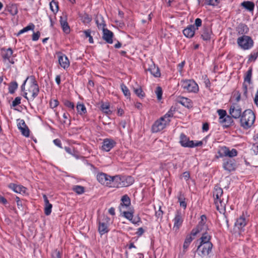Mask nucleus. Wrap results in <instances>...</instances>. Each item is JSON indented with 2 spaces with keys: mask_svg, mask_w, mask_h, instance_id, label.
<instances>
[{
  "mask_svg": "<svg viewBox=\"0 0 258 258\" xmlns=\"http://www.w3.org/2000/svg\"><path fill=\"white\" fill-rule=\"evenodd\" d=\"M26 83H28V89L26 90L27 92L25 93V98L28 100H33L39 93V89L38 85L35 78L31 76L26 79L22 85L21 88L22 90L24 89V86Z\"/></svg>",
  "mask_w": 258,
  "mask_h": 258,
  "instance_id": "obj_1",
  "label": "nucleus"
},
{
  "mask_svg": "<svg viewBox=\"0 0 258 258\" xmlns=\"http://www.w3.org/2000/svg\"><path fill=\"white\" fill-rule=\"evenodd\" d=\"M213 198L217 210L220 213L224 212L228 202V197L224 195L222 188L215 186L213 191Z\"/></svg>",
  "mask_w": 258,
  "mask_h": 258,
  "instance_id": "obj_2",
  "label": "nucleus"
},
{
  "mask_svg": "<svg viewBox=\"0 0 258 258\" xmlns=\"http://www.w3.org/2000/svg\"><path fill=\"white\" fill-rule=\"evenodd\" d=\"M255 119L254 113L250 109L244 110L240 118V126L245 130L250 128Z\"/></svg>",
  "mask_w": 258,
  "mask_h": 258,
  "instance_id": "obj_3",
  "label": "nucleus"
},
{
  "mask_svg": "<svg viewBox=\"0 0 258 258\" xmlns=\"http://www.w3.org/2000/svg\"><path fill=\"white\" fill-rule=\"evenodd\" d=\"M238 46L242 50H246L252 48L254 45V41L252 38L248 35H242L237 39Z\"/></svg>",
  "mask_w": 258,
  "mask_h": 258,
  "instance_id": "obj_4",
  "label": "nucleus"
},
{
  "mask_svg": "<svg viewBox=\"0 0 258 258\" xmlns=\"http://www.w3.org/2000/svg\"><path fill=\"white\" fill-rule=\"evenodd\" d=\"M109 221L110 218L106 216H104L102 219H98V230L101 235L105 234L109 231Z\"/></svg>",
  "mask_w": 258,
  "mask_h": 258,
  "instance_id": "obj_5",
  "label": "nucleus"
},
{
  "mask_svg": "<svg viewBox=\"0 0 258 258\" xmlns=\"http://www.w3.org/2000/svg\"><path fill=\"white\" fill-rule=\"evenodd\" d=\"M179 143L182 147L188 148L201 146L203 145L202 141H190L189 138L182 133L180 135Z\"/></svg>",
  "mask_w": 258,
  "mask_h": 258,
  "instance_id": "obj_6",
  "label": "nucleus"
},
{
  "mask_svg": "<svg viewBox=\"0 0 258 258\" xmlns=\"http://www.w3.org/2000/svg\"><path fill=\"white\" fill-rule=\"evenodd\" d=\"M181 87L184 91L189 92H197L199 90L198 84L192 80H186L181 82Z\"/></svg>",
  "mask_w": 258,
  "mask_h": 258,
  "instance_id": "obj_7",
  "label": "nucleus"
},
{
  "mask_svg": "<svg viewBox=\"0 0 258 258\" xmlns=\"http://www.w3.org/2000/svg\"><path fill=\"white\" fill-rule=\"evenodd\" d=\"M206 220L207 218L206 216L202 215L201 216V221L199 222L197 227L191 231V234L192 236H196L201 232L207 231L208 230V226L205 224Z\"/></svg>",
  "mask_w": 258,
  "mask_h": 258,
  "instance_id": "obj_8",
  "label": "nucleus"
},
{
  "mask_svg": "<svg viewBox=\"0 0 258 258\" xmlns=\"http://www.w3.org/2000/svg\"><path fill=\"white\" fill-rule=\"evenodd\" d=\"M169 123V120L168 119H164L163 117H161L159 119L156 120L152 125V132L154 133L160 132L163 130Z\"/></svg>",
  "mask_w": 258,
  "mask_h": 258,
  "instance_id": "obj_9",
  "label": "nucleus"
},
{
  "mask_svg": "<svg viewBox=\"0 0 258 258\" xmlns=\"http://www.w3.org/2000/svg\"><path fill=\"white\" fill-rule=\"evenodd\" d=\"M212 247V243L200 244L198 246L197 253L201 257H205L210 253Z\"/></svg>",
  "mask_w": 258,
  "mask_h": 258,
  "instance_id": "obj_10",
  "label": "nucleus"
},
{
  "mask_svg": "<svg viewBox=\"0 0 258 258\" xmlns=\"http://www.w3.org/2000/svg\"><path fill=\"white\" fill-rule=\"evenodd\" d=\"M97 179L101 184L111 187L112 176L104 173H99L97 175Z\"/></svg>",
  "mask_w": 258,
  "mask_h": 258,
  "instance_id": "obj_11",
  "label": "nucleus"
},
{
  "mask_svg": "<svg viewBox=\"0 0 258 258\" xmlns=\"http://www.w3.org/2000/svg\"><path fill=\"white\" fill-rule=\"evenodd\" d=\"M229 113L230 115L235 119L240 118L242 113L240 106L237 104H232L230 106L229 109Z\"/></svg>",
  "mask_w": 258,
  "mask_h": 258,
  "instance_id": "obj_12",
  "label": "nucleus"
},
{
  "mask_svg": "<svg viewBox=\"0 0 258 258\" xmlns=\"http://www.w3.org/2000/svg\"><path fill=\"white\" fill-rule=\"evenodd\" d=\"M2 55L4 61L5 62H9L12 64L14 63L13 58V50L11 48L3 49L2 51Z\"/></svg>",
  "mask_w": 258,
  "mask_h": 258,
  "instance_id": "obj_13",
  "label": "nucleus"
},
{
  "mask_svg": "<svg viewBox=\"0 0 258 258\" xmlns=\"http://www.w3.org/2000/svg\"><path fill=\"white\" fill-rule=\"evenodd\" d=\"M173 221L174 222L173 229L177 230L182 225L183 221V216L180 211L176 212Z\"/></svg>",
  "mask_w": 258,
  "mask_h": 258,
  "instance_id": "obj_14",
  "label": "nucleus"
},
{
  "mask_svg": "<svg viewBox=\"0 0 258 258\" xmlns=\"http://www.w3.org/2000/svg\"><path fill=\"white\" fill-rule=\"evenodd\" d=\"M57 54L59 65L64 69H68L70 64V62L68 57L65 54L61 52H58Z\"/></svg>",
  "mask_w": 258,
  "mask_h": 258,
  "instance_id": "obj_15",
  "label": "nucleus"
},
{
  "mask_svg": "<svg viewBox=\"0 0 258 258\" xmlns=\"http://www.w3.org/2000/svg\"><path fill=\"white\" fill-rule=\"evenodd\" d=\"M115 145L116 142L114 140L108 138L105 139L102 143V150L106 152H109Z\"/></svg>",
  "mask_w": 258,
  "mask_h": 258,
  "instance_id": "obj_16",
  "label": "nucleus"
},
{
  "mask_svg": "<svg viewBox=\"0 0 258 258\" xmlns=\"http://www.w3.org/2000/svg\"><path fill=\"white\" fill-rule=\"evenodd\" d=\"M236 165L235 161L232 159H224L223 163V167L225 170L229 172L235 170Z\"/></svg>",
  "mask_w": 258,
  "mask_h": 258,
  "instance_id": "obj_17",
  "label": "nucleus"
},
{
  "mask_svg": "<svg viewBox=\"0 0 258 258\" xmlns=\"http://www.w3.org/2000/svg\"><path fill=\"white\" fill-rule=\"evenodd\" d=\"M8 187L15 192L20 194H25L26 191V188L25 187L19 184L10 183L9 184Z\"/></svg>",
  "mask_w": 258,
  "mask_h": 258,
  "instance_id": "obj_18",
  "label": "nucleus"
},
{
  "mask_svg": "<svg viewBox=\"0 0 258 258\" xmlns=\"http://www.w3.org/2000/svg\"><path fill=\"white\" fill-rule=\"evenodd\" d=\"M60 23L64 32L68 34L70 31V28L67 22V15L63 14L60 17Z\"/></svg>",
  "mask_w": 258,
  "mask_h": 258,
  "instance_id": "obj_19",
  "label": "nucleus"
},
{
  "mask_svg": "<svg viewBox=\"0 0 258 258\" xmlns=\"http://www.w3.org/2000/svg\"><path fill=\"white\" fill-rule=\"evenodd\" d=\"M150 63L151 64H149V68L146 69V70L149 71L155 77H160V73L159 68L155 66V64L152 61H151Z\"/></svg>",
  "mask_w": 258,
  "mask_h": 258,
  "instance_id": "obj_20",
  "label": "nucleus"
},
{
  "mask_svg": "<svg viewBox=\"0 0 258 258\" xmlns=\"http://www.w3.org/2000/svg\"><path fill=\"white\" fill-rule=\"evenodd\" d=\"M113 36V33L107 29H103V38L108 43L112 44L113 43L112 38Z\"/></svg>",
  "mask_w": 258,
  "mask_h": 258,
  "instance_id": "obj_21",
  "label": "nucleus"
},
{
  "mask_svg": "<svg viewBox=\"0 0 258 258\" xmlns=\"http://www.w3.org/2000/svg\"><path fill=\"white\" fill-rule=\"evenodd\" d=\"M131 205V200L127 195H123L121 199L120 210L122 211L124 208H127Z\"/></svg>",
  "mask_w": 258,
  "mask_h": 258,
  "instance_id": "obj_22",
  "label": "nucleus"
},
{
  "mask_svg": "<svg viewBox=\"0 0 258 258\" xmlns=\"http://www.w3.org/2000/svg\"><path fill=\"white\" fill-rule=\"evenodd\" d=\"M196 30L195 25H190L183 30V33L185 37L192 38L195 35Z\"/></svg>",
  "mask_w": 258,
  "mask_h": 258,
  "instance_id": "obj_23",
  "label": "nucleus"
},
{
  "mask_svg": "<svg viewBox=\"0 0 258 258\" xmlns=\"http://www.w3.org/2000/svg\"><path fill=\"white\" fill-rule=\"evenodd\" d=\"M122 177L116 175L112 176V179L111 180V187L119 188L122 187Z\"/></svg>",
  "mask_w": 258,
  "mask_h": 258,
  "instance_id": "obj_24",
  "label": "nucleus"
},
{
  "mask_svg": "<svg viewBox=\"0 0 258 258\" xmlns=\"http://www.w3.org/2000/svg\"><path fill=\"white\" fill-rule=\"evenodd\" d=\"M199 233L202 234V236L199 239L200 244L212 243L210 241L211 236L208 234L207 231L201 232Z\"/></svg>",
  "mask_w": 258,
  "mask_h": 258,
  "instance_id": "obj_25",
  "label": "nucleus"
},
{
  "mask_svg": "<svg viewBox=\"0 0 258 258\" xmlns=\"http://www.w3.org/2000/svg\"><path fill=\"white\" fill-rule=\"evenodd\" d=\"M236 31L239 35H246L249 31V28L245 24H240L236 28Z\"/></svg>",
  "mask_w": 258,
  "mask_h": 258,
  "instance_id": "obj_26",
  "label": "nucleus"
},
{
  "mask_svg": "<svg viewBox=\"0 0 258 258\" xmlns=\"http://www.w3.org/2000/svg\"><path fill=\"white\" fill-rule=\"evenodd\" d=\"M43 198L45 203L44 213L46 215L48 216L51 213L52 206L49 203V201L45 195H43Z\"/></svg>",
  "mask_w": 258,
  "mask_h": 258,
  "instance_id": "obj_27",
  "label": "nucleus"
},
{
  "mask_svg": "<svg viewBox=\"0 0 258 258\" xmlns=\"http://www.w3.org/2000/svg\"><path fill=\"white\" fill-rule=\"evenodd\" d=\"M247 221L243 216H240L235 222V226L239 230H241L246 225Z\"/></svg>",
  "mask_w": 258,
  "mask_h": 258,
  "instance_id": "obj_28",
  "label": "nucleus"
},
{
  "mask_svg": "<svg viewBox=\"0 0 258 258\" xmlns=\"http://www.w3.org/2000/svg\"><path fill=\"white\" fill-rule=\"evenodd\" d=\"M224 155H225V156H228L229 157L232 158L235 157L237 155V151L235 149H232L231 150H230L229 149L226 147L224 146Z\"/></svg>",
  "mask_w": 258,
  "mask_h": 258,
  "instance_id": "obj_29",
  "label": "nucleus"
},
{
  "mask_svg": "<svg viewBox=\"0 0 258 258\" xmlns=\"http://www.w3.org/2000/svg\"><path fill=\"white\" fill-rule=\"evenodd\" d=\"M241 6L250 12H253L254 9V4L250 1H244L241 4Z\"/></svg>",
  "mask_w": 258,
  "mask_h": 258,
  "instance_id": "obj_30",
  "label": "nucleus"
},
{
  "mask_svg": "<svg viewBox=\"0 0 258 258\" xmlns=\"http://www.w3.org/2000/svg\"><path fill=\"white\" fill-rule=\"evenodd\" d=\"M232 117L230 115H226L222 120H220V123L222 124L224 126L228 127L232 125L233 121Z\"/></svg>",
  "mask_w": 258,
  "mask_h": 258,
  "instance_id": "obj_31",
  "label": "nucleus"
},
{
  "mask_svg": "<svg viewBox=\"0 0 258 258\" xmlns=\"http://www.w3.org/2000/svg\"><path fill=\"white\" fill-rule=\"evenodd\" d=\"M122 187L128 186L132 184L134 182V179L132 176H122Z\"/></svg>",
  "mask_w": 258,
  "mask_h": 258,
  "instance_id": "obj_32",
  "label": "nucleus"
},
{
  "mask_svg": "<svg viewBox=\"0 0 258 258\" xmlns=\"http://www.w3.org/2000/svg\"><path fill=\"white\" fill-rule=\"evenodd\" d=\"M178 102L183 106L187 108H190L192 105L191 100L187 98L180 97L178 100Z\"/></svg>",
  "mask_w": 258,
  "mask_h": 258,
  "instance_id": "obj_33",
  "label": "nucleus"
},
{
  "mask_svg": "<svg viewBox=\"0 0 258 258\" xmlns=\"http://www.w3.org/2000/svg\"><path fill=\"white\" fill-rule=\"evenodd\" d=\"M212 31L208 28H205L202 33L201 37L204 40H209L211 38Z\"/></svg>",
  "mask_w": 258,
  "mask_h": 258,
  "instance_id": "obj_34",
  "label": "nucleus"
},
{
  "mask_svg": "<svg viewBox=\"0 0 258 258\" xmlns=\"http://www.w3.org/2000/svg\"><path fill=\"white\" fill-rule=\"evenodd\" d=\"M177 199L180 207L183 208L185 209L186 207V203L185 201V197L181 192H179L177 196Z\"/></svg>",
  "mask_w": 258,
  "mask_h": 258,
  "instance_id": "obj_35",
  "label": "nucleus"
},
{
  "mask_svg": "<svg viewBox=\"0 0 258 258\" xmlns=\"http://www.w3.org/2000/svg\"><path fill=\"white\" fill-rule=\"evenodd\" d=\"M8 10L12 15H16L18 12L17 5L10 4L8 6Z\"/></svg>",
  "mask_w": 258,
  "mask_h": 258,
  "instance_id": "obj_36",
  "label": "nucleus"
},
{
  "mask_svg": "<svg viewBox=\"0 0 258 258\" xmlns=\"http://www.w3.org/2000/svg\"><path fill=\"white\" fill-rule=\"evenodd\" d=\"M175 111V108L174 107H171L169 110L162 117L164 118V119H168L170 122L171 121V118L173 116Z\"/></svg>",
  "mask_w": 258,
  "mask_h": 258,
  "instance_id": "obj_37",
  "label": "nucleus"
},
{
  "mask_svg": "<svg viewBox=\"0 0 258 258\" xmlns=\"http://www.w3.org/2000/svg\"><path fill=\"white\" fill-rule=\"evenodd\" d=\"M252 77V68H250L246 72L244 76V82L247 83L248 85L251 83V79Z\"/></svg>",
  "mask_w": 258,
  "mask_h": 258,
  "instance_id": "obj_38",
  "label": "nucleus"
},
{
  "mask_svg": "<svg viewBox=\"0 0 258 258\" xmlns=\"http://www.w3.org/2000/svg\"><path fill=\"white\" fill-rule=\"evenodd\" d=\"M76 107L78 113L81 115H83L87 112L86 107L83 104H78Z\"/></svg>",
  "mask_w": 258,
  "mask_h": 258,
  "instance_id": "obj_39",
  "label": "nucleus"
},
{
  "mask_svg": "<svg viewBox=\"0 0 258 258\" xmlns=\"http://www.w3.org/2000/svg\"><path fill=\"white\" fill-rule=\"evenodd\" d=\"M192 235L191 234L190 235H188L187 236H186L183 245L184 249H187L191 241H192L194 238L192 237Z\"/></svg>",
  "mask_w": 258,
  "mask_h": 258,
  "instance_id": "obj_40",
  "label": "nucleus"
},
{
  "mask_svg": "<svg viewBox=\"0 0 258 258\" xmlns=\"http://www.w3.org/2000/svg\"><path fill=\"white\" fill-rule=\"evenodd\" d=\"M34 27H35V26L34 24H30L29 25H28L27 26H26V27L24 28L23 29H22V30L19 31V32L18 33V35H19L24 33H25L29 30H33L34 29Z\"/></svg>",
  "mask_w": 258,
  "mask_h": 258,
  "instance_id": "obj_41",
  "label": "nucleus"
},
{
  "mask_svg": "<svg viewBox=\"0 0 258 258\" xmlns=\"http://www.w3.org/2000/svg\"><path fill=\"white\" fill-rule=\"evenodd\" d=\"M18 88V84L16 82H11L9 86V92L11 94H13L15 92V90Z\"/></svg>",
  "mask_w": 258,
  "mask_h": 258,
  "instance_id": "obj_42",
  "label": "nucleus"
},
{
  "mask_svg": "<svg viewBox=\"0 0 258 258\" xmlns=\"http://www.w3.org/2000/svg\"><path fill=\"white\" fill-rule=\"evenodd\" d=\"M50 8L53 13L57 12L58 10L57 2L54 0H52L50 3Z\"/></svg>",
  "mask_w": 258,
  "mask_h": 258,
  "instance_id": "obj_43",
  "label": "nucleus"
},
{
  "mask_svg": "<svg viewBox=\"0 0 258 258\" xmlns=\"http://www.w3.org/2000/svg\"><path fill=\"white\" fill-rule=\"evenodd\" d=\"M73 190L77 194L80 195L84 192V187L81 185H75L73 187Z\"/></svg>",
  "mask_w": 258,
  "mask_h": 258,
  "instance_id": "obj_44",
  "label": "nucleus"
},
{
  "mask_svg": "<svg viewBox=\"0 0 258 258\" xmlns=\"http://www.w3.org/2000/svg\"><path fill=\"white\" fill-rule=\"evenodd\" d=\"M96 22L97 24V26L99 29H102L103 30V29H105L104 28L105 25L104 24V21L102 19V17H98L96 19Z\"/></svg>",
  "mask_w": 258,
  "mask_h": 258,
  "instance_id": "obj_45",
  "label": "nucleus"
},
{
  "mask_svg": "<svg viewBox=\"0 0 258 258\" xmlns=\"http://www.w3.org/2000/svg\"><path fill=\"white\" fill-rule=\"evenodd\" d=\"M122 211L123 212V216H124V217H125L127 219L131 221L133 218V210H131L130 211Z\"/></svg>",
  "mask_w": 258,
  "mask_h": 258,
  "instance_id": "obj_46",
  "label": "nucleus"
},
{
  "mask_svg": "<svg viewBox=\"0 0 258 258\" xmlns=\"http://www.w3.org/2000/svg\"><path fill=\"white\" fill-rule=\"evenodd\" d=\"M258 57V52L253 51L248 56V61L251 62L255 61Z\"/></svg>",
  "mask_w": 258,
  "mask_h": 258,
  "instance_id": "obj_47",
  "label": "nucleus"
},
{
  "mask_svg": "<svg viewBox=\"0 0 258 258\" xmlns=\"http://www.w3.org/2000/svg\"><path fill=\"white\" fill-rule=\"evenodd\" d=\"M134 92L140 98H143L145 96V93L140 87L134 89Z\"/></svg>",
  "mask_w": 258,
  "mask_h": 258,
  "instance_id": "obj_48",
  "label": "nucleus"
},
{
  "mask_svg": "<svg viewBox=\"0 0 258 258\" xmlns=\"http://www.w3.org/2000/svg\"><path fill=\"white\" fill-rule=\"evenodd\" d=\"M102 110L106 114L111 113V111L109 109V105L107 104H102L101 105Z\"/></svg>",
  "mask_w": 258,
  "mask_h": 258,
  "instance_id": "obj_49",
  "label": "nucleus"
},
{
  "mask_svg": "<svg viewBox=\"0 0 258 258\" xmlns=\"http://www.w3.org/2000/svg\"><path fill=\"white\" fill-rule=\"evenodd\" d=\"M120 87L124 95L127 97H130V93L127 87L124 84H121Z\"/></svg>",
  "mask_w": 258,
  "mask_h": 258,
  "instance_id": "obj_50",
  "label": "nucleus"
},
{
  "mask_svg": "<svg viewBox=\"0 0 258 258\" xmlns=\"http://www.w3.org/2000/svg\"><path fill=\"white\" fill-rule=\"evenodd\" d=\"M217 112L219 116V120H222L226 115H227L226 111L223 109L218 110Z\"/></svg>",
  "mask_w": 258,
  "mask_h": 258,
  "instance_id": "obj_51",
  "label": "nucleus"
},
{
  "mask_svg": "<svg viewBox=\"0 0 258 258\" xmlns=\"http://www.w3.org/2000/svg\"><path fill=\"white\" fill-rule=\"evenodd\" d=\"M22 133V134L26 137H29V130L28 128V127L26 126H25L24 127H23V128H21L19 129Z\"/></svg>",
  "mask_w": 258,
  "mask_h": 258,
  "instance_id": "obj_52",
  "label": "nucleus"
},
{
  "mask_svg": "<svg viewBox=\"0 0 258 258\" xmlns=\"http://www.w3.org/2000/svg\"><path fill=\"white\" fill-rule=\"evenodd\" d=\"M158 100H160L162 99V90L160 87H158L155 91Z\"/></svg>",
  "mask_w": 258,
  "mask_h": 258,
  "instance_id": "obj_53",
  "label": "nucleus"
},
{
  "mask_svg": "<svg viewBox=\"0 0 258 258\" xmlns=\"http://www.w3.org/2000/svg\"><path fill=\"white\" fill-rule=\"evenodd\" d=\"M220 0H205L206 4L213 6H217Z\"/></svg>",
  "mask_w": 258,
  "mask_h": 258,
  "instance_id": "obj_54",
  "label": "nucleus"
},
{
  "mask_svg": "<svg viewBox=\"0 0 258 258\" xmlns=\"http://www.w3.org/2000/svg\"><path fill=\"white\" fill-rule=\"evenodd\" d=\"M51 256L52 258H61V253L60 250L55 249L52 251Z\"/></svg>",
  "mask_w": 258,
  "mask_h": 258,
  "instance_id": "obj_55",
  "label": "nucleus"
},
{
  "mask_svg": "<svg viewBox=\"0 0 258 258\" xmlns=\"http://www.w3.org/2000/svg\"><path fill=\"white\" fill-rule=\"evenodd\" d=\"M86 37L89 38V41L90 43H93V39L92 36L91 35V31L90 30H86L84 32Z\"/></svg>",
  "mask_w": 258,
  "mask_h": 258,
  "instance_id": "obj_56",
  "label": "nucleus"
},
{
  "mask_svg": "<svg viewBox=\"0 0 258 258\" xmlns=\"http://www.w3.org/2000/svg\"><path fill=\"white\" fill-rule=\"evenodd\" d=\"M131 222L133 224L139 226L140 223H141V220L140 217L139 216H137V217H135L134 218H133Z\"/></svg>",
  "mask_w": 258,
  "mask_h": 258,
  "instance_id": "obj_57",
  "label": "nucleus"
},
{
  "mask_svg": "<svg viewBox=\"0 0 258 258\" xmlns=\"http://www.w3.org/2000/svg\"><path fill=\"white\" fill-rule=\"evenodd\" d=\"M21 98L20 97H17L12 102V106L15 107L21 103Z\"/></svg>",
  "mask_w": 258,
  "mask_h": 258,
  "instance_id": "obj_58",
  "label": "nucleus"
},
{
  "mask_svg": "<svg viewBox=\"0 0 258 258\" xmlns=\"http://www.w3.org/2000/svg\"><path fill=\"white\" fill-rule=\"evenodd\" d=\"M202 21L200 18H197L195 20V26L196 28V30H198L199 27L202 26Z\"/></svg>",
  "mask_w": 258,
  "mask_h": 258,
  "instance_id": "obj_59",
  "label": "nucleus"
},
{
  "mask_svg": "<svg viewBox=\"0 0 258 258\" xmlns=\"http://www.w3.org/2000/svg\"><path fill=\"white\" fill-rule=\"evenodd\" d=\"M64 104L66 106H67L68 108H70L72 109H74V107H75L74 104L73 102H70L69 100H66L64 102Z\"/></svg>",
  "mask_w": 258,
  "mask_h": 258,
  "instance_id": "obj_60",
  "label": "nucleus"
},
{
  "mask_svg": "<svg viewBox=\"0 0 258 258\" xmlns=\"http://www.w3.org/2000/svg\"><path fill=\"white\" fill-rule=\"evenodd\" d=\"M58 105V102L57 100H51L50 102V106L52 108L56 107Z\"/></svg>",
  "mask_w": 258,
  "mask_h": 258,
  "instance_id": "obj_61",
  "label": "nucleus"
},
{
  "mask_svg": "<svg viewBox=\"0 0 258 258\" xmlns=\"http://www.w3.org/2000/svg\"><path fill=\"white\" fill-rule=\"evenodd\" d=\"M17 125L19 129L24 127L26 126L25 121L23 119L18 120Z\"/></svg>",
  "mask_w": 258,
  "mask_h": 258,
  "instance_id": "obj_62",
  "label": "nucleus"
},
{
  "mask_svg": "<svg viewBox=\"0 0 258 258\" xmlns=\"http://www.w3.org/2000/svg\"><path fill=\"white\" fill-rule=\"evenodd\" d=\"M40 36V33L39 31H37L36 33H33L32 35V40L36 41L38 40Z\"/></svg>",
  "mask_w": 258,
  "mask_h": 258,
  "instance_id": "obj_63",
  "label": "nucleus"
},
{
  "mask_svg": "<svg viewBox=\"0 0 258 258\" xmlns=\"http://www.w3.org/2000/svg\"><path fill=\"white\" fill-rule=\"evenodd\" d=\"M144 232L145 230L143 229V228L140 227L138 229L137 231L136 232V234L139 236H141L144 233Z\"/></svg>",
  "mask_w": 258,
  "mask_h": 258,
  "instance_id": "obj_64",
  "label": "nucleus"
}]
</instances>
